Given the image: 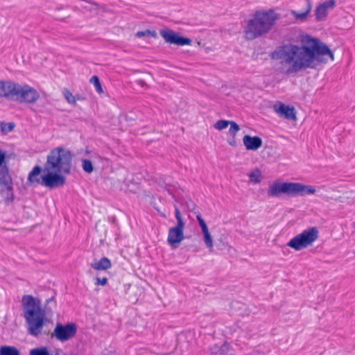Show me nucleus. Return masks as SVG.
Returning <instances> with one entry per match:
<instances>
[{
  "instance_id": "nucleus-1",
  "label": "nucleus",
  "mask_w": 355,
  "mask_h": 355,
  "mask_svg": "<svg viewBox=\"0 0 355 355\" xmlns=\"http://www.w3.org/2000/svg\"><path fill=\"white\" fill-rule=\"evenodd\" d=\"M328 55L331 60L332 51L320 40L306 35L301 39L300 45L286 44L271 53L272 60H279L287 64L286 74L297 73L306 69H314L322 62V57Z\"/></svg>"
},
{
  "instance_id": "nucleus-2",
  "label": "nucleus",
  "mask_w": 355,
  "mask_h": 355,
  "mask_svg": "<svg viewBox=\"0 0 355 355\" xmlns=\"http://www.w3.org/2000/svg\"><path fill=\"white\" fill-rule=\"evenodd\" d=\"M54 296L47 299L44 307H42L40 300L30 295H25L21 299V306L24 317L28 325V332L30 335L37 337L41 332L46 320V315L52 312V308L49 304L53 302Z\"/></svg>"
},
{
  "instance_id": "nucleus-3",
  "label": "nucleus",
  "mask_w": 355,
  "mask_h": 355,
  "mask_svg": "<svg viewBox=\"0 0 355 355\" xmlns=\"http://www.w3.org/2000/svg\"><path fill=\"white\" fill-rule=\"evenodd\" d=\"M279 19V15L272 9L255 11L244 28L245 38L252 40L268 33Z\"/></svg>"
},
{
  "instance_id": "nucleus-4",
  "label": "nucleus",
  "mask_w": 355,
  "mask_h": 355,
  "mask_svg": "<svg viewBox=\"0 0 355 355\" xmlns=\"http://www.w3.org/2000/svg\"><path fill=\"white\" fill-rule=\"evenodd\" d=\"M0 98L19 103H34L40 94L28 85H20L12 80H0Z\"/></svg>"
},
{
  "instance_id": "nucleus-5",
  "label": "nucleus",
  "mask_w": 355,
  "mask_h": 355,
  "mask_svg": "<svg viewBox=\"0 0 355 355\" xmlns=\"http://www.w3.org/2000/svg\"><path fill=\"white\" fill-rule=\"evenodd\" d=\"M0 98L19 103H34L40 94L28 85H20L12 80H0Z\"/></svg>"
},
{
  "instance_id": "nucleus-6",
  "label": "nucleus",
  "mask_w": 355,
  "mask_h": 355,
  "mask_svg": "<svg viewBox=\"0 0 355 355\" xmlns=\"http://www.w3.org/2000/svg\"><path fill=\"white\" fill-rule=\"evenodd\" d=\"M315 192V189L310 185L277 180L270 185L267 191V195L270 198H279L282 195H286L288 197H296L313 194Z\"/></svg>"
},
{
  "instance_id": "nucleus-7",
  "label": "nucleus",
  "mask_w": 355,
  "mask_h": 355,
  "mask_svg": "<svg viewBox=\"0 0 355 355\" xmlns=\"http://www.w3.org/2000/svg\"><path fill=\"white\" fill-rule=\"evenodd\" d=\"M72 157L73 155L69 150L62 147L55 148L48 155L43 171H55L69 174Z\"/></svg>"
},
{
  "instance_id": "nucleus-8",
  "label": "nucleus",
  "mask_w": 355,
  "mask_h": 355,
  "mask_svg": "<svg viewBox=\"0 0 355 355\" xmlns=\"http://www.w3.org/2000/svg\"><path fill=\"white\" fill-rule=\"evenodd\" d=\"M318 238V230L317 227H312L294 236L289 241L287 245L299 251L311 245Z\"/></svg>"
},
{
  "instance_id": "nucleus-9",
  "label": "nucleus",
  "mask_w": 355,
  "mask_h": 355,
  "mask_svg": "<svg viewBox=\"0 0 355 355\" xmlns=\"http://www.w3.org/2000/svg\"><path fill=\"white\" fill-rule=\"evenodd\" d=\"M175 216L177 220V225L175 227L169 229L167 238V242L173 248H177L184 238L183 230L185 223L178 208L175 209Z\"/></svg>"
},
{
  "instance_id": "nucleus-10",
  "label": "nucleus",
  "mask_w": 355,
  "mask_h": 355,
  "mask_svg": "<svg viewBox=\"0 0 355 355\" xmlns=\"http://www.w3.org/2000/svg\"><path fill=\"white\" fill-rule=\"evenodd\" d=\"M0 185L5 187V189H2L1 193L4 196L6 202H12L14 200L12 179L6 164L0 168Z\"/></svg>"
},
{
  "instance_id": "nucleus-11",
  "label": "nucleus",
  "mask_w": 355,
  "mask_h": 355,
  "mask_svg": "<svg viewBox=\"0 0 355 355\" xmlns=\"http://www.w3.org/2000/svg\"><path fill=\"white\" fill-rule=\"evenodd\" d=\"M77 331V326L75 323L71 322L63 325L58 323L55 327L51 337L55 336L57 340L64 342L73 337Z\"/></svg>"
},
{
  "instance_id": "nucleus-12",
  "label": "nucleus",
  "mask_w": 355,
  "mask_h": 355,
  "mask_svg": "<svg viewBox=\"0 0 355 355\" xmlns=\"http://www.w3.org/2000/svg\"><path fill=\"white\" fill-rule=\"evenodd\" d=\"M46 174L42 175L41 185L49 188H57L64 184L66 179L62 175V172L55 171H44Z\"/></svg>"
},
{
  "instance_id": "nucleus-13",
  "label": "nucleus",
  "mask_w": 355,
  "mask_h": 355,
  "mask_svg": "<svg viewBox=\"0 0 355 355\" xmlns=\"http://www.w3.org/2000/svg\"><path fill=\"white\" fill-rule=\"evenodd\" d=\"M159 33L164 38V41L171 44L185 46L190 45L192 42L191 39L182 37L179 33L175 32L168 28L161 30Z\"/></svg>"
},
{
  "instance_id": "nucleus-14",
  "label": "nucleus",
  "mask_w": 355,
  "mask_h": 355,
  "mask_svg": "<svg viewBox=\"0 0 355 355\" xmlns=\"http://www.w3.org/2000/svg\"><path fill=\"white\" fill-rule=\"evenodd\" d=\"M336 6L335 0H327L318 5L315 10V16L317 21L325 20L329 9H333Z\"/></svg>"
},
{
  "instance_id": "nucleus-15",
  "label": "nucleus",
  "mask_w": 355,
  "mask_h": 355,
  "mask_svg": "<svg viewBox=\"0 0 355 355\" xmlns=\"http://www.w3.org/2000/svg\"><path fill=\"white\" fill-rule=\"evenodd\" d=\"M274 109L281 117L288 120L296 119L295 110L293 107H289L278 102L274 105Z\"/></svg>"
},
{
  "instance_id": "nucleus-16",
  "label": "nucleus",
  "mask_w": 355,
  "mask_h": 355,
  "mask_svg": "<svg viewBox=\"0 0 355 355\" xmlns=\"http://www.w3.org/2000/svg\"><path fill=\"white\" fill-rule=\"evenodd\" d=\"M243 144L248 150H257L261 147L263 141L261 137L258 136L252 137L245 135L243 139Z\"/></svg>"
},
{
  "instance_id": "nucleus-17",
  "label": "nucleus",
  "mask_w": 355,
  "mask_h": 355,
  "mask_svg": "<svg viewBox=\"0 0 355 355\" xmlns=\"http://www.w3.org/2000/svg\"><path fill=\"white\" fill-rule=\"evenodd\" d=\"M41 172L42 168L40 166H35L28 174V182L30 184H41L42 176L40 175Z\"/></svg>"
},
{
  "instance_id": "nucleus-18",
  "label": "nucleus",
  "mask_w": 355,
  "mask_h": 355,
  "mask_svg": "<svg viewBox=\"0 0 355 355\" xmlns=\"http://www.w3.org/2000/svg\"><path fill=\"white\" fill-rule=\"evenodd\" d=\"M90 266L96 270H105L112 267V263L108 258L103 257L98 261L92 263Z\"/></svg>"
},
{
  "instance_id": "nucleus-19",
  "label": "nucleus",
  "mask_w": 355,
  "mask_h": 355,
  "mask_svg": "<svg viewBox=\"0 0 355 355\" xmlns=\"http://www.w3.org/2000/svg\"><path fill=\"white\" fill-rule=\"evenodd\" d=\"M305 3H306L305 11H304L302 12H298L295 10L291 11L292 15L296 19L300 20L302 21H304L306 19V18L307 17L308 15L310 13L311 8H312V3L310 0H306Z\"/></svg>"
},
{
  "instance_id": "nucleus-20",
  "label": "nucleus",
  "mask_w": 355,
  "mask_h": 355,
  "mask_svg": "<svg viewBox=\"0 0 355 355\" xmlns=\"http://www.w3.org/2000/svg\"><path fill=\"white\" fill-rule=\"evenodd\" d=\"M203 234V240L206 247L209 250L210 252L213 251L214 244L213 239L209 233V228L202 231Z\"/></svg>"
},
{
  "instance_id": "nucleus-21",
  "label": "nucleus",
  "mask_w": 355,
  "mask_h": 355,
  "mask_svg": "<svg viewBox=\"0 0 355 355\" xmlns=\"http://www.w3.org/2000/svg\"><path fill=\"white\" fill-rule=\"evenodd\" d=\"M0 355H20V354L16 347L4 345L0 347Z\"/></svg>"
},
{
  "instance_id": "nucleus-22",
  "label": "nucleus",
  "mask_w": 355,
  "mask_h": 355,
  "mask_svg": "<svg viewBox=\"0 0 355 355\" xmlns=\"http://www.w3.org/2000/svg\"><path fill=\"white\" fill-rule=\"evenodd\" d=\"M30 355H53L51 354L46 347H40L32 349L30 352Z\"/></svg>"
},
{
  "instance_id": "nucleus-23",
  "label": "nucleus",
  "mask_w": 355,
  "mask_h": 355,
  "mask_svg": "<svg viewBox=\"0 0 355 355\" xmlns=\"http://www.w3.org/2000/svg\"><path fill=\"white\" fill-rule=\"evenodd\" d=\"M15 127V124L13 122L6 123L4 121H0L1 132L3 134H7L13 130Z\"/></svg>"
},
{
  "instance_id": "nucleus-24",
  "label": "nucleus",
  "mask_w": 355,
  "mask_h": 355,
  "mask_svg": "<svg viewBox=\"0 0 355 355\" xmlns=\"http://www.w3.org/2000/svg\"><path fill=\"white\" fill-rule=\"evenodd\" d=\"M250 181L257 184L261 180V173L259 169L256 168L249 174Z\"/></svg>"
},
{
  "instance_id": "nucleus-25",
  "label": "nucleus",
  "mask_w": 355,
  "mask_h": 355,
  "mask_svg": "<svg viewBox=\"0 0 355 355\" xmlns=\"http://www.w3.org/2000/svg\"><path fill=\"white\" fill-rule=\"evenodd\" d=\"M82 167L83 171L87 173H92L94 170L92 162L86 159H82Z\"/></svg>"
},
{
  "instance_id": "nucleus-26",
  "label": "nucleus",
  "mask_w": 355,
  "mask_h": 355,
  "mask_svg": "<svg viewBox=\"0 0 355 355\" xmlns=\"http://www.w3.org/2000/svg\"><path fill=\"white\" fill-rule=\"evenodd\" d=\"M89 82L94 85L96 91L98 94H102L103 92V88H102L100 80H99V78H98V77L97 76H93L90 78Z\"/></svg>"
},
{
  "instance_id": "nucleus-27",
  "label": "nucleus",
  "mask_w": 355,
  "mask_h": 355,
  "mask_svg": "<svg viewBox=\"0 0 355 355\" xmlns=\"http://www.w3.org/2000/svg\"><path fill=\"white\" fill-rule=\"evenodd\" d=\"M62 94H63L64 97L65 98L66 101L69 104H71V105L76 104V99L74 97L75 96H73L72 94V93L68 89L64 88L62 90Z\"/></svg>"
},
{
  "instance_id": "nucleus-28",
  "label": "nucleus",
  "mask_w": 355,
  "mask_h": 355,
  "mask_svg": "<svg viewBox=\"0 0 355 355\" xmlns=\"http://www.w3.org/2000/svg\"><path fill=\"white\" fill-rule=\"evenodd\" d=\"M136 36L137 37H146V36L156 37H157V33L154 31H150V30L147 29V30L144 31H138L136 33Z\"/></svg>"
},
{
  "instance_id": "nucleus-29",
  "label": "nucleus",
  "mask_w": 355,
  "mask_h": 355,
  "mask_svg": "<svg viewBox=\"0 0 355 355\" xmlns=\"http://www.w3.org/2000/svg\"><path fill=\"white\" fill-rule=\"evenodd\" d=\"M230 123V121H226V120H219L216 123H214V127L218 130H223L226 128L229 123Z\"/></svg>"
},
{
  "instance_id": "nucleus-30",
  "label": "nucleus",
  "mask_w": 355,
  "mask_h": 355,
  "mask_svg": "<svg viewBox=\"0 0 355 355\" xmlns=\"http://www.w3.org/2000/svg\"><path fill=\"white\" fill-rule=\"evenodd\" d=\"M229 125H230V128L229 130L230 134L232 136H235L236 132L240 130L239 125L233 121H230Z\"/></svg>"
},
{
  "instance_id": "nucleus-31",
  "label": "nucleus",
  "mask_w": 355,
  "mask_h": 355,
  "mask_svg": "<svg viewBox=\"0 0 355 355\" xmlns=\"http://www.w3.org/2000/svg\"><path fill=\"white\" fill-rule=\"evenodd\" d=\"M196 218L202 231L208 229L206 223L205 222L204 219L201 217L200 214L196 216Z\"/></svg>"
},
{
  "instance_id": "nucleus-32",
  "label": "nucleus",
  "mask_w": 355,
  "mask_h": 355,
  "mask_svg": "<svg viewBox=\"0 0 355 355\" xmlns=\"http://www.w3.org/2000/svg\"><path fill=\"white\" fill-rule=\"evenodd\" d=\"M95 279H96L95 284L97 286L98 285L105 286L107 283V277H103V278L96 277Z\"/></svg>"
},
{
  "instance_id": "nucleus-33",
  "label": "nucleus",
  "mask_w": 355,
  "mask_h": 355,
  "mask_svg": "<svg viewBox=\"0 0 355 355\" xmlns=\"http://www.w3.org/2000/svg\"><path fill=\"white\" fill-rule=\"evenodd\" d=\"M6 160V153L0 150V168L2 167L5 164Z\"/></svg>"
},
{
  "instance_id": "nucleus-34",
  "label": "nucleus",
  "mask_w": 355,
  "mask_h": 355,
  "mask_svg": "<svg viewBox=\"0 0 355 355\" xmlns=\"http://www.w3.org/2000/svg\"><path fill=\"white\" fill-rule=\"evenodd\" d=\"M158 184L161 187H165L166 185L165 181L162 179V178H159Z\"/></svg>"
},
{
  "instance_id": "nucleus-35",
  "label": "nucleus",
  "mask_w": 355,
  "mask_h": 355,
  "mask_svg": "<svg viewBox=\"0 0 355 355\" xmlns=\"http://www.w3.org/2000/svg\"><path fill=\"white\" fill-rule=\"evenodd\" d=\"M75 99H76V102L77 101H83L85 100V97H83V96H80V95H76L75 96Z\"/></svg>"
},
{
  "instance_id": "nucleus-36",
  "label": "nucleus",
  "mask_w": 355,
  "mask_h": 355,
  "mask_svg": "<svg viewBox=\"0 0 355 355\" xmlns=\"http://www.w3.org/2000/svg\"><path fill=\"white\" fill-rule=\"evenodd\" d=\"M137 83H138V85H141V87H144L145 85H146L145 81L143 80H137Z\"/></svg>"
},
{
  "instance_id": "nucleus-37",
  "label": "nucleus",
  "mask_w": 355,
  "mask_h": 355,
  "mask_svg": "<svg viewBox=\"0 0 355 355\" xmlns=\"http://www.w3.org/2000/svg\"><path fill=\"white\" fill-rule=\"evenodd\" d=\"M231 146H234V142L233 141H229L228 142Z\"/></svg>"
},
{
  "instance_id": "nucleus-38",
  "label": "nucleus",
  "mask_w": 355,
  "mask_h": 355,
  "mask_svg": "<svg viewBox=\"0 0 355 355\" xmlns=\"http://www.w3.org/2000/svg\"><path fill=\"white\" fill-rule=\"evenodd\" d=\"M167 191H168V193L170 195H172V192L171 191V190H170V189H167Z\"/></svg>"
}]
</instances>
